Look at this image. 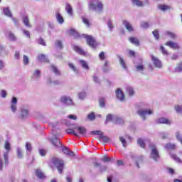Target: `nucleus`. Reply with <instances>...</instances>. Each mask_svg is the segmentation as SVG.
I'll return each mask as SVG.
<instances>
[{"label":"nucleus","mask_w":182,"mask_h":182,"mask_svg":"<svg viewBox=\"0 0 182 182\" xmlns=\"http://www.w3.org/2000/svg\"><path fill=\"white\" fill-rule=\"evenodd\" d=\"M75 132H78V133L82 136H85V134H86V128H85L84 127H79L77 125H75L73 127V129H66L65 132L67 134H74V136L79 137V135H77V134L75 132Z\"/></svg>","instance_id":"f257e3e1"},{"label":"nucleus","mask_w":182,"mask_h":182,"mask_svg":"<svg viewBox=\"0 0 182 182\" xmlns=\"http://www.w3.org/2000/svg\"><path fill=\"white\" fill-rule=\"evenodd\" d=\"M89 8L91 11L95 12H102L103 11V4L99 0H92L89 3Z\"/></svg>","instance_id":"f03ea898"},{"label":"nucleus","mask_w":182,"mask_h":182,"mask_svg":"<svg viewBox=\"0 0 182 182\" xmlns=\"http://www.w3.org/2000/svg\"><path fill=\"white\" fill-rule=\"evenodd\" d=\"M51 163L54 164L55 167H56L58 173L62 174L63 173V168H65V164L63 161L58 158H53L51 159Z\"/></svg>","instance_id":"7ed1b4c3"},{"label":"nucleus","mask_w":182,"mask_h":182,"mask_svg":"<svg viewBox=\"0 0 182 182\" xmlns=\"http://www.w3.org/2000/svg\"><path fill=\"white\" fill-rule=\"evenodd\" d=\"M83 38H85L87 41V43L90 48H95L96 47L100 45V43L96 41L95 37L87 35V34H82Z\"/></svg>","instance_id":"20e7f679"},{"label":"nucleus","mask_w":182,"mask_h":182,"mask_svg":"<svg viewBox=\"0 0 182 182\" xmlns=\"http://www.w3.org/2000/svg\"><path fill=\"white\" fill-rule=\"evenodd\" d=\"M149 147L151 148L150 159H153L154 161H159L160 160V154H159L157 147L153 144H151Z\"/></svg>","instance_id":"39448f33"},{"label":"nucleus","mask_w":182,"mask_h":182,"mask_svg":"<svg viewBox=\"0 0 182 182\" xmlns=\"http://www.w3.org/2000/svg\"><path fill=\"white\" fill-rule=\"evenodd\" d=\"M53 138L51 139L52 144L55 146V147H62V144L59 139H58V136H60V132H56V129H53Z\"/></svg>","instance_id":"423d86ee"},{"label":"nucleus","mask_w":182,"mask_h":182,"mask_svg":"<svg viewBox=\"0 0 182 182\" xmlns=\"http://www.w3.org/2000/svg\"><path fill=\"white\" fill-rule=\"evenodd\" d=\"M137 114L140 116L142 120H146L147 116L153 114V110L146 109H140L137 111Z\"/></svg>","instance_id":"0eeeda50"},{"label":"nucleus","mask_w":182,"mask_h":182,"mask_svg":"<svg viewBox=\"0 0 182 182\" xmlns=\"http://www.w3.org/2000/svg\"><path fill=\"white\" fill-rule=\"evenodd\" d=\"M20 110V117H21V119H26V117L29 116V107L23 105L21 107Z\"/></svg>","instance_id":"6e6552de"},{"label":"nucleus","mask_w":182,"mask_h":182,"mask_svg":"<svg viewBox=\"0 0 182 182\" xmlns=\"http://www.w3.org/2000/svg\"><path fill=\"white\" fill-rule=\"evenodd\" d=\"M151 59L152 60V63L154 64V66L157 69H161L163 67V64L161 63V61L156 56L151 55Z\"/></svg>","instance_id":"1a4fd4ad"},{"label":"nucleus","mask_w":182,"mask_h":182,"mask_svg":"<svg viewBox=\"0 0 182 182\" xmlns=\"http://www.w3.org/2000/svg\"><path fill=\"white\" fill-rule=\"evenodd\" d=\"M60 102L63 105H66L67 106H73V101L70 97L63 96L60 98Z\"/></svg>","instance_id":"9d476101"},{"label":"nucleus","mask_w":182,"mask_h":182,"mask_svg":"<svg viewBox=\"0 0 182 182\" xmlns=\"http://www.w3.org/2000/svg\"><path fill=\"white\" fill-rule=\"evenodd\" d=\"M18 99H16V97H13L12 100L11 101V110L12 113H16V111L18 110Z\"/></svg>","instance_id":"9b49d317"},{"label":"nucleus","mask_w":182,"mask_h":182,"mask_svg":"<svg viewBox=\"0 0 182 182\" xmlns=\"http://www.w3.org/2000/svg\"><path fill=\"white\" fill-rule=\"evenodd\" d=\"M165 45H166V46H168V48H171V49L177 50V49H180V48H181L180 44H178V43L173 42L171 41L166 42L165 43Z\"/></svg>","instance_id":"f8f14e48"},{"label":"nucleus","mask_w":182,"mask_h":182,"mask_svg":"<svg viewBox=\"0 0 182 182\" xmlns=\"http://www.w3.org/2000/svg\"><path fill=\"white\" fill-rule=\"evenodd\" d=\"M116 96L118 100H119L120 102H124V94L123 93V91H122L120 88H118L116 90Z\"/></svg>","instance_id":"ddd939ff"},{"label":"nucleus","mask_w":182,"mask_h":182,"mask_svg":"<svg viewBox=\"0 0 182 182\" xmlns=\"http://www.w3.org/2000/svg\"><path fill=\"white\" fill-rule=\"evenodd\" d=\"M41 72L40 70H35L31 75L33 80H39L41 79Z\"/></svg>","instance_id":"4468645a"},{"label":"nucleus","mask_w":182,"mask_h":182,"mask_svg":"<svg viewBox=\"0 0 182 182\" xmlns=\"http://www.w3.org/2000/svg\"><path fill=\"white\" fill-rule=\"evenodd\" d=\"M122 23L124 28H126L127 31H128V32H133V26H132V23H130V22L127 21V20H123Z\"/></svg>","instance_id":"2eb2a0df"},{"label":"nucleus","mask_w":182,"mask_h":182,"mask_svg":"<svg viewBox=\"0 0 182 182\" xmlns=\"http://www.w3.org/2000/svg\"><path fill=\"white\" fill-rule=\"evenodd\" d=\"M55 18L59 25H62L65 22V19H63V16H62V14H60L59 12L55 13Z\"/></svg>","instance_id":"dca6fc26"},{"label":"nucleus","mask_w":182,"mask_h":182,"mask_svg":"<svg viewBox=\"0 0 182 182\" xmlns=\"http://www.w3.org/2000/svg\"><path fill=\"white\" fill-rule=\"evenodd\" d=\"M156 123L158 124H171V121L166 118H159L156 119Z\"/></svg>","instance_id":"f3484780"},{"label":"nucleus","mask_w":182,"mask_h":182,"mask_svg":"<svg viewBox=\"0 0 182 182\" xmlns=\"http://www.w3.org/2000/svg\"><path fill=\"white\" fill-rule=\"evenodd\" d=\"M50 69L51 72H53L55 76H60V70H59V68L58 67L55 66L54 65H51L50 66Z\"/></svg>","instance_id":"a211bd4d"},{"label":"nucleus","mask_w":182,"mask_h":182,"mask_svg":"<svg viewBox=\"0 0 182 182\" xmlns=\"http://www.w3.org/2000/svg\"><path fill=\"white\" fill-rule=\"evenodd\" d=\"M62 150H63V153L65 154H67V156H70V157H74V156H75V152H73V151H70V149H69L68 147H63V149H62Z\"/></svg>","instance_id":"6ab92c4d"},{"label":"nucleus","mask_w":182,"mask_h":182,"mask_svg":"<svg viewBox=\"0 0 182 182\" xmlns=\"http://www.w3.org/2000/svg\"><path fill=\"white\" fill-rule=\"evenodd\" d=\"M129 41L132 45H135V46H140V41H139V38L136 37H130Z\"/></svg>","instance_id":"aec40b11"},{"label":"nucleus","mask_w":182,"mask_h":182,"mask_svg":"<svg viewBox=\"0 0 182 182\" xmlns=\"http://www.w3.org/2000/svg\"><path fill=\"white\" fill-rule=\"evenodd\" d=\"M22 21L25 26H26L27 28H32L31 23H29V18H28V16H23L22 17Z\"/></svg>","instance_id":"412c9836"},{"label":"nucleus","mask_w":182,"mask_h":182,"mask_svg":"<svg viewBox=\"0 0 182 182\" xmlns=\"http://www.w3.org/2000/svg\"><path fill=\"white\" fill-rule=\"evenodd\" d=\"M5 36H7L10 41H12L13 42L16 41V37L15 36V34L11 31H6L5 33Z\"/></svg>","instance_id":"4be33fe9"},{"label":"nucleus","mask_w":182,"mask_h":182,"mask_svg":"<svg viewBox=\"0 0 182 182\" xmlns=\"http://www.w3.org/2000/svg\"><path fill=\"white\" fill-rule=\"evenodd\" d=\"M132 159L134 161H135V164L138 168H140V166L139 165V163H141L143 161V156H141L140 158H137L136 156H132Z\"/></svg>","instance_id":"5701e85b"},{"label":"nucleus","mask_w":182,"mask_h":182,"mask_svg":"<svg viewBox=\"0 0 182 182\" xmlns=\"http://www.w3.org/2000/svg\"><path fill=\"white\" fill-rule=\"evenodd\" d=\"M38 58L40 62H43L44 63H48L49 62V60L48 59V58H46V55L43 54H41L40 55H38Z\"/></svg>","instance_id":"b1692460"},{"label":"nucleus","mask_w":182,"mask_h":182,"mask_svg":"<svg viewBox=\"0 0 182 182\" xmlns=\"http://www.w3.org/2000/svg\"><path fill=\"white\" fill-rule=\"evenodd\" d=\"M118 59L119 60V63H120L122 68H123V69H124V70H127V66H126V62H124V60L123 59V58L118 55Z\"/></svg>","instance_id":"393cba45"},{"label":"nucleus","mask_w":182,"mask_h":182,"mask_svg":"<svg viewBox=\"0 0 182 182\" xmlns=\"http://www.w3.org/2000/svg\"><path fill=\"white\" fill-rule=\"evenodd\" d=\"M4 149L6 151V153L9 154V151H11V143H9V141L6 140L4 142Z\"/></svg>","instance_id":"a878e982"},{"label":"nucleus","mask_w":182,"mask_h":182,"mask_svg":"<svg viewBox=\"0 0 182 182\" xmlns=\"http://www.w3.org/2000/svg\"><path fill=\"white\" fill-rule=\"evenodd\" d=\"M107 25L109 32H113V29H114V25L113 24V21H112V20H108L107 21Z\"/></svg>","instance_id":"bb28decb"},{"label":"nucleus","mask_w":182,"mask_h":182,"mask_svg":"<svg viewBox=\"0 0 182 182\" xmlns=\"http://www.w3.org/2000/svg\"><path fill=\"white\" fill-rule=\"evenodd\" d=\"M79 63H80L82 68L83 69H85L86 70H89V65H87V63L83 60H80Z\"/></svg>","instance_id":"cd10ccee"},{"label":"nucleus","mask_w":182,"mask_h":182,"mask_svg":"<svg viewBox=\"0 0 182 182\" xmlns=\"http://www.w3.org/2000/svg\"><path fill=\"white\" fill-rule=\"evenodd\" d=\"M36 176L41 179L45 178V175H43V173H42V171H41V169L36 170Z\"/></svg>","instance_id":"c85d7f7f"},{"label":"nucleus","mask_w":182,"mask_h":182,"mask_svg":"<svg viewBox=\"0 0 182 182\" xmlns=\"http://www.w3.org/2000/svg\"><path fill=\"white\" fill-rule=\"evenodd\" d=\"M132 4L139 7L144 6V3L140 0H132Z\"/></svg>","instance_id":"c756f323"},{"label":"nucleus","mask_w":182,"mask_h":182,"mask_svg":"<svg viewBox=\"0 0 182 182\" xmlns=\"http://www.w3.org/2000/svg\"><path fill=\"white\" fill-rule=\"evenodd\" d=\"M137 144H139V146H140V147H141L142 149H144V147H146V144L144 143V139H143L141 138H139L137 139Z\"/></svg>","instance_id":"7c9ffc66"},{"label":"nucleus","mask_w":182,"mask_h":182,"mask_svg":"<svg viewBox=\"0 0 182 182\" xmlns=\"http://www.w3.org/2000/svg\"><path fill=\"white\" fill-rule=\"evenodd\" d=\"M4 14L6 16H9V18H12V13L11 12V10H9V8H4Z\"/></svg>","instance_id":"2f4dec72"},{"label":"nucleus","mask_w":182,"mask_h":182,"mask_svg":"<svg viewBox=\"0 0 182 182\" xmlns=\"http://www.w3.org/2000/svg\"><path fill=\"white\" fill-rule=\"evenodd\" d=\"M73 49L74 50H75V52H77L78 53H80V55H85V51H83L82 49L80 48L79 46H74Z\"/></svg>","instance_id":"473e14b6"},{"label":"nucleus","mask_w":182,"mask_h":182,"mask_svg":"<svg viewBox=\"0 0 182 182\" xmlns=\"http://www.w3.org/2000/svg\"><path fill=\"white\" fill-rule=\"evenodd\" d=\"M165 149H166L167 150H174L176 149V144H166L165 145Z\"/></svg>","instance_id":"72a5a7b5"},{"label":"nucleus","mask_w":182,"mask_h":182,"mask_svg":"<svg viewBox=\"0 0 182 182\" xmlns=\"http://www.w3.org/2000/svg\"><path fill=\"white\" fill-rule=\"evenodd\" d=\"M159 9H160V11H163L164 12L165 11H167L168 9H170V7L167 5H164V4H160L158 6Z\"/></svg>","instance_id":"f704fd0d"},{"label":"nucleus","mask_w":182,"mask_h":182,"mask_svg":"<svg viewBox=\"0 0 182 182\" xmlns=\"http://www.w3.org/2000/svg\"><path fill=\"white\" fill-rule=\"evenodd\" d=\"M70 35L71 36H73L74 38H79V36H80V35H79V33H77V32H76V31H75V30H73V29H71V30H70Z\"/></svg>","instance_id":"c9c22d12"},{"label":"nucleus","mask_w":182,"mask_h":182,"mask_svg":"<svg viewBox=\"0 0 182 182\" xmlns=\"http://www.w3.org/2000/svg\"><path fill=\"white\" fill-rule=\"evenodd\" d=\"M126 90H127V93H128L129 96H133V95H134V90L133 89V87H127Z\"/></svg>","instance_id":"e433bc0d"},{"label":"nucleus","mask_w":182,"mask_h":182,"mask_svg":"<svg viewBox=\"0 0 182 182\" xmlns=\"http://www.w3.org/2000/svg\"><path fill=\"white\" fill-rule=\"evenodd\" d=\"M68 66L75 73H79V70L76 68V66L73 65V63H68Z\"/></svg>","instance_id":"4c0bfd02"},{"label":"nucleus","mask_w":182,"mask_h":182,"mask_svg":"<svg viewBox=\"0 0 182 182\" xmlns=\"http://www.w3.org/2000/svg\"><path fill=\"white\" fill-rule=\"evenodd\" d=\"M17 157L18 159H23V154L21 148H17Z\"/></svg>","instance_id":"58836bf2"},{"label":"nucleus","mask_w":182,"mask_h":182,"mask_svg":"<svg viewBox=\"0 0 182 182\" xmlns=\"http://www.w3.org/2000/svg\"><path fill=\"white\" fill-rule=\"evenodd\" d=\"M166 36H170L171 39H176L177 38V35L173 32L167 31L166 33Z\"/></svg>","instance_id":"ea45409f"},{"label":"nucleus","mask_w":182,"mask_h":182,"mask_svg":"<svg viewBox=\"0 0 182 182\" xmlns=\"http://www.w3.org/2000/svg\"><path fill=\"white\" fill-rule=\"evenodd\" d=\"M102 161H104V163H110V161H113V159L109 158L107 156H104Z\"/></svg>","instance_id":"a19ab883"},{"label":"nucleus","mask_w":182,"mask_h":182,"mask_svg":"<svg viewBox=\"0 0 182 182\" xmlns=\"http://www.w3.org/2000/svg\"><path fill=\"white\" fill-rule=\"evenodd\" d=\"M160 50L161 52V53L163 55H164L165 56H168V51H167V50H166V48H164V46H161L160 47Z\"/></svg>","instance_id":"79ce46f5"},{"label":"nucleus","mask_w":182,"mask_h":182,"mask_svg":"<svg viewBox=\"0 0 182 182\" xmlns=\"http://www.w3.org/2000/svg\"><path fill=\"white\" fill-rule=\"evenodd\" d=\"M92 79H93L95 83H97V85H100V83H102L100 78H99V77H97V75H93Z\"/></svg>","instance_id":"37998d69"},{"label":"nucleus","mask_w":182,"mask_h":182,"mask_svg":"<svg viewBox=\"0 0 182 182\" xmlns=\"http://www.w3.org/2000/svg\"><path fill=\"white\" fill-rule=\"evenodd\" d=\"M82 22H83V23H85V25H86L87 28H90V25H92V24L90 23V21H89V19L83 17Z\"/></svg>","instance_id":"c03bdc74"},{"label":"nucleus","mask_w":182,"mask_h":182,"mask_svg":"<svg viewBox=\"0 0 182 182\" xmlns=\"http://www.w3.org/2000/svg\"><path fill=\"white\" fill-rule=\"evenodd\" d=\"M171 159L175 160V161H176V163H182L181 159H180V158L177 157V155H176V154H171Z\"/></svg>","instance_id":"a18cd8bd"},{"label":"nucleus","mask_w":182,"mask_h":182,"mask_svg":"<svg viewBox=\"0 0 182 182\" xmlns=\"http://www.w3.org/2000/svg\"><path fill=\"white\" fill-rule=\"evenodd\" d=\"M100 140H102V141H104V143H107L109 140V137H107V136L105 135H101L100 136H99Z\"/></svg>","instance_id":"49530a36"},{"label":"nucleus","mask_w":182,"mask_h":182,"mask_svg":"<svg viewBox=\"0 0 182 182\" xmlns=\"http://www.w3.org/2000/svg\"><path fill=\"white\" fill-rule=\"evenodd\" d=\"M175 110L176 113H179L180 114H182V105H176L175 106Z\"/></svg>","instance_id":"de8ad7c7"},{"label":"nucleus","mask_w":182,"mask_h":182,"mask_svg":"<svg viewBox=\"0 0 182 182\" xmlns=\"http://www.w3.org/2000/svg\"><path fill=\"white\" fill-rule=\"evenodd\" d=\"M136 72H143L144 70V65L140 64L136 66Z\"/></svg>","instance_id":"09e8293b"},{"label":"nucleus","mask_w":182,"mask_h":182,"mask_svg":"<svg viewBox=\"0 0 182 182\" xmlns=\"http://www.w3.org/2000/svg\"><path fill=\"white\" fill-rule=\"evenodd\" d=\"M65 10L67 11L69 15H72L73 9H72V6H70V4L66 5Z\"/></svg>","instance_id":"8fccbe9b"},{"label":"nucleus","mask_w":182,"mask_h":182,"mask_svg":"<svg viewBox=\"0 0 182 182\" xmlns=\"http://www.w3.org/2000/svg\"><path fill=\"white\" fill-rule=\"evenodd\" d=\"M8 157H9L8 152H4V164H5V166H8V164H9Z\"/></svg>","instance_id":"3c124183"},{"label":"nucleus","mask_w":182,"mask_h":182,"mask_svg":"<svg viewBox=\"0 0 182 182\" xmlns=\"http://www.w3.org/2000/svg\"><path fill=\"white\" fill-rule=\"evenodd\" d=\"M78 97L80 99V100H83L85 97H86V92H81L78 93Z\"/></svg>","instance_id":"603ef678"},{"label":"nucleus","mask_w":182,"mask_h":182,"mask_svg":"<svg viewBox=\"0 0 182 182\" xmlns=\"http://www.w3.org/2000/svg\"><path fill=\"white\" fill-rule=\"evenodd\" d=\"M55 46H57V48H59L60 49H62V48H63V44L62 43L61 41L57 40L55 41Z\"/></svg>","instance_id":"864d4df0"},{"label":"nucleus","mask_w":182,"mask_h":182,"mask_svg":"<svg viewBox=\"0 0 182 182\" xmlns=\"http://www.w3.org/2000/svg\"><path fill=\"white\" fill-rule=\"evenodd\" d=\"M175 72H182V62L176 65Z\"/></svg>","instance_id":"5fc2aeb1"},{"label":"nucleus","mask_w":182,"mask_h":182,"mask_svg":"<svg viewBox=\"0 0 182 182\" xmlns=\"http://www.w3.org/2000/svg\"><path fill=\"white\" fill-rule=\"evenodd\" d=\"M8 93L6 92V91L5 90H1L0 92V96L1 97H2L3 99H5V97H6Z\"/></svg>","instance_id":"6e6d98bb"},{"label":"nucleus","mask_w":182,"mask_h":182,"mask_svg":"<svg viewBox=\"0 0 182 182\" xmlns=\"http://www.w3.org/2000/svg\"><path fill=\"white\" fill-rule=\"evenodd\" d=\"M155 39H156V41H159V38H160V36L159 35V30H155L152 32Z\"/></svg>","instance_id":"4d7b16f0"},{"label":"nucleus","mask_w":182,"mask_h":182,"mask_svg":"<svg viewBox=\"0 0 182 182\" xmlns=\"http://www.w3.org/2000/svg\"><path fill=\"white\" fill-rule=\"evenodd\" d=\"M23 62L24 65H28L29 64V58L24 55L23 58Z\"/></svg>","instance_id":"13d9d810"},{"label":"nucleus","mask_w":182,"mask_h":182,"mask_svg":"<svg viewBox=\"0 0 182 182\" xmlns=\"http://www.w3.org/2000/svg\"><path fill=\"white\" fill-rule=\"evenodd\" d=\"M92 134H95V136H102L103 135V132H102V131H92Z\"/></svg>","instance_id":"bf43d9fd"},{"label":"nucleus","mask_w":182,"mask_h":182,"mask_svg":"<svg viewBox=\"0 0 182 182\" xmlns=\"http://www.w3.org/2000/svg\"><path fill=\"white\" fill-rule=\"evenodd\" d=\"M141 28L147 29V28H149V23L144 21L141 22Z\"/></svg>","instance_id":"052dcab7"},{"label":"nucleus","mask_w":182,"mask_h":182,"mask_svg":"<svg viewBox=\"0 0 182 182\" xmlns=\"http://www.w3.org/2000/svg\"><path fill=\"white\" fill-rule=\"evenodd\" d=\"M119 140L123 146V147H126V139L123 136H119Z\"/></svg>","instance_id":"680f3d73"},{"label":"nucleus","mask_w":182,"mask_h":182,"mask_svg":"<svg viewBox=\"0 0 182 182\" xmlns=\"http://www.w3.org/2000/svg\"><path fill=\"white\" fill-rule=\"evenodd\" d=\"M124 121L122 118L117 117L116 118V124H123Z\"/></svg>","instance_id":"e2e57ef3"},{"label":"nucleus","mask_w":182,"mask_h":182,"mask_svg":"<svg viewBox=\"0 0 182 182\" xmlns=\"http://www.w3.org/2000/svg\"><path fill=\"white\" fill-rule=\"evenodd\" d=\"M112 119H113V116L109 114L106 117L105 124H107V122H112Z\"/></svg>","instance_id":"0e129e2a"},{"label":"nucleus","mask_w":182,"mask_h":182,"mask_svg":"<svg viewBox=\"0 0 182 182\" xmlns=\"http://www.w3.org/2000/svg\"><path fill=\"white\" fill-rule=\"evenodd\" d=\"M100 106L101 107H105V98L102 97L99 100Z\"/></svg>","instance_id":"69168bd1"},{"label":"nucleus","mask_w":182,"mask_h":182,"mask_svg":"<svg viewBox=\"0 0 182 182\" xmlns=\"http://www.w3.org/2000/svg\"><path fill=\"white\" fill-rule=\"evenodd\" d=\"M107 65H109V62L108 61H105V64H104V67H103V71L104 72H108L109 68H107Z\"/></svg>","instance_id":"338daca9"},{"label":"nucleus","mask_w":182,"mask_h":182,"mask_svg":"<svg viewBox=\"0 0 182 182\" xmlns=\"http://www.w3.org/2000/svg\"><path fill=\"white\" fill-rule=\"evenodd\" d=\"M87 117H88L89 120H95V113H91V114H88Z\"/></svg>","instance_id":"774afa93"}]
</instances>
